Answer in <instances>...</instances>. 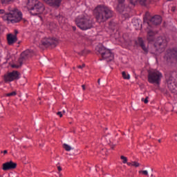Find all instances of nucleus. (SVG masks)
<instances>
[{"mask_svg": "<svg viewBox=\"0 0 177 177\" xmlns=\"http://www.w3.org/2000/svg\"><path fill=\"white\" fill-rule=\"evenodd\" d=\"M113 17V10L104 5H99L95 8V19L97 23H104Z\"/></svg>", "mask_w": 177, "mask_h": 177, "instance_id": "obj_1", "label": "nucleus"}, {"mask_svg": "<svg viewBox=\"0 0 177 177\" xmlns=\"http://www.w3.org/2000/svg\"><path fill=\"white\" fill-rule=\"evenodd\" d=\"M75 23L76 26L83 31L91 30L93 27V20L86 14L78 16L75 19Z\"/></svg>", "mask_w": 177, "mask_h": 177, "instance_id": "obj_2", "label": "nucleus"}, {"mask_svg": "<svg viewBox=\"0 0 177 177\" xmlns=\"http://www.w3.org/2000/svg\"><path fill=\"white\" fill-rule=\"evenodd\" d=\"M27 8L32 16L44 13V10H45L44 3L38 0H28Z\"/></svg>", "mask_w": 177, "mask_h": 177, "instance_id": "obj_3", "label": "nucleus"}, {"mask_svg": "<svg viewBox=\"0 0 177 177\" xmlns=\"http://www.w3.org/2000/svg\"><path fill=\"white\" fill-rule=\"evenodd\" d=\"M6 20L10 23H19L23 19V14L17 8L10 10V12L6 15Z\"/></svg>", "mask_w": 177, "mask_h": 177, "instance_id": "obj_4", "label": "nucleus"}, {"mask_svg": "<svg viewBox=\"0 0 177 177\" xmlns=\"http://www.w3.org/2000/svg\"><path fill=\"white\" fill-rule=\"evenodd\" d=\"M161 78H162V73H161L160 71H148V82H149V84H156V85H160Z\"/></svg>", "mask_w": 177, "mask_h": 177, "instance_id": "obj_5", "label": "nucleus"}, {"mask_svg": "<svg viewBox=\"0 0 177 177\" xmlns=\"http://www.w3.org/2000/svg\"><path fill=\"white\" fill-rule=\"evenodd\" d=\"M168 45V40L165 37H158L154 43V47L156 48V50L161 53V52H164L165 50V48H167Z\"/></svg>", "mask_w": 177, "mask_h": 177, "instance_id": "obj_6", "label": "nucleus"}, {"mask_svg": "<svg viewBox=\"0 0 177 177\" xmlns=\"http://www.w3.org/2000/svg\"><path fill=\"white\" fill-rule=\"evenodd\" d=\"M20 78V73L17 71H13L12 72L8 73L4 75V82H12L19 80Z\"/></svg>", "mask_w": 177, "mask_h": 177, "instance_id": "obj_7", "label": "nucleus"}, {"mask_svg": "<svg viewBox=\"0 0 177 177\" xmlns=\"http://www.w3.org/2000/svg\"><path fill=\"white\" fill-rule=\"evenodd\" d=\"M32 55H34V53L30 50H26L24 51L21 54V57L19 59V63L20 66L24 63L28 59H30V57H32Z\"/></svg>", "mask_w": 177, "mask_h": 177, "instance_id": "obj_8", "label": "nucleus"}, {"mask_svg": "<svg viewBox=\"0 0 177 177\" xmlns=\"http://www.w3.org/2000/svg\"><path fill=\"white\" fill-rule=\"evenodd\" d=\"M41 45L45 46V48L56 46V45H57V40L53 38H44L41 40Z\"/></svg>", "mask_w": 177, "mask_h": 177, "instance_id": "obj_9", "label": "nucleus"}, {"mask_svg": "<svg viewBox=\"0 0 177 177\" xmlns=\"http://www.w3.org/2000/svg\"><path fill=\"white\" fill-rule=\"evenodd\" d=\"M17 167V164L13 161L7 162L3 164V171H9L15 169Z\"/></svg>", "mask_w": 177, "mask_h": 177, "instance_id": "obj_10", "label": "nucleus"}, {"mask_svg": "<svg viewBox=\"0 0 177 177\" xmlns=\"http://www.w3.org/2000/svg\"><path fill=\"white\" fill-rule=\"evenodd\" d=\"M176 80L172 76H171L167 80L168 88L171 91V92H174V91L176 89Z\"/></svg>", "mask_w": 177, "mask_h": 177, "instance_id": "obj_11", "label": "nucleus"}, {"mask_svg": "<svg viewBox=\"0 0 177 177\" xmlns=\"http://www.w3.org/2000/svg\"><path fill=\"white\" fill-rule=\"evenodd\" d=\"M156 34H157V32L151 30L147 31V40L148 41V42H156Z\"/></svg>", "mask_w": 177, "mask_h": 177, "instance_id": "obj_12", "label": "nucleus"}, {"mask_svg": "<svg viewBox=\"0 0 177 177\" xmlns=\"http://www.w3.org/2000/svg\"><path fill=\"white\" fill-rule=\"evenodd\" d=\"M162 21V18L160 15H155L150 19V23L154 26H160Z\"/></svg>", "mask_w": 177, "mask_h": 177, "instance_id": "obj_13", "label": "nucleus"}, {"mask_svg": "<svg viewBox=\"0 0 177 177\" xmlns=\"http://www.w3.org/2000/svg\"><path fill=\"white\" fill-rule=\"evenodd\" d=\"M138 45L140 46V48L144 50L145 53L147 54L149 53V46H146V43L145 42V40L142 37H138Z\"/></svg>", "mask_w": 177, "mask_h": 177, "instance_id": "obj_14", "label": "nucleus"}, {"mask_svg": "<svg viewBox=\"0 0 177 177\" xmlns=\"http://www.w3.org/2000/svg\"><path fill=\"white\" fill-rule=\"evenodd\" d=\"M7 41H8V45H13V44L17 42V35L8 34L7 35Z\"/></svg>", "mask_w": 177, "mask_h": 177, "instance_id": "obj_15", "label": "nucleus"}, {"mask_svg": "<svg viewBox=\"0 0 177 177\" xmlns=\"http://www.w3.org/2000/svg\"><path fill=\"white\" fill-rule=\"evenodd\" d=\"M102 59H104L108 62H111V60L114 59V54L112 53L110 50H109L104 55H102Z\"/></svg>", "mask_w": 177, "mask_h": 177, "instance_id": "obj_16", "label": "nucleus"}, {"mask_svg": "<svg viewBox=\"0 0 177 177\" xmlns=\"http://www.w3.org/2000/svg\"><path fill=\"white\" fill-rule=\"evenodd\" d=\"M96 52H97L100 55H101L102 57L103 55L109 50V49H106L103 46L102 44H99L95 48Z\"/></svg>", "mask_w": 177, "mask_h": 177, "instance_id": "obj_17", "label": "nucleus"}, {"mask_svg": "<svg viewBox=\"0 0 177 177\" xmlns=\"http://www.w3.org/2000/svg\"><path fill=\"white\" fill-rule=\"evenodd\" d=\"M46 3L50 5L51 6H60V3L62 0H44Z\"/></svg>", "mask_w": 177, "mask_h": 177, "instance_id": "obj_18", "label": "nucleus"}, {"mask_svg": "<svg viewBox=\"0 0 177 177\" xmlns=\"http://www.w3.org/2000/svg\"><path fill=\"white\" fill-rule=\"evenodd\" d=\"M118 5L117 7V10L120 13H122L124 12V10L125 9V6H124V3L125 2V0H118Z\"/></svg>", "mask_w": 177, "mask_h": 177, "instance_id": "obj_19", "label": "nucleus"}, {"mask_svg": "<svg viewBox=\"0 0 177 177\" xmlns=\"http://www.w3.org/2000/svg\"><path fill=\"white\" fill-rule=\"evenodd\" d=\"M130 1H131V3H132L133 5H135V3L138 2V1L140 5H147V3H150L151 2V0H130Z\"/></svg>", "mask_w": 177, "mask_h": 177, "instance_id": "obj_20", "label": "nucleus"}, {"mask_svg": "<svg viewBox=\"0 0 177 177\" xmlns=\"http://www.w3.org/2000/svg\"><path fill=\"white\" fill-rule=\"evenodd\" d=\"M122 75L124 80H130L131 78V76L129 75V74L127 73V72L125 71L122 72Z\"/></svg>", "mask_w": 177, "mask_h": 177, "instance_id": "obj_21", "label": "nucleus"}, {"mask_svg": "<svg viewBox=\"0 0 177 177\" xmlns=\"http://www.w3.org/2000/svg\"><path fill=\"white\" fill-rule=\"evenodd\" d=\"M63 147L66 150V151H70L73 149V148H71V147L67 144H64Z\"/></svg>", "mask_w": 177, "mask_h": 177, "instance_id": "obj_22", "label": "nucleus"}, {"mask_svg": "<svg viewBox=\"0 0 177 177\" xmlns=\"http://www.w3.org/2000/svg\"><path fill=\"white\" fill-rule=\"evenodd\" d=\"M16 95H17L16 91H12L11 93H8L6 94V96H8V97H10L12 96H16Z\"/></svg>", "mask_w": 177, "mask_h": 177, "instance_id": "obj_23", "label": "nucleus"}, {"mask_svg": "<svg viewBox=\"0 0 177 177\" xmlns=\"http://www.w3.org/2000/svg\"><path fill=\"white\" fill-rule=\"evenodd\" d=\"M120 158H121V160H122L123 164H127V162H128V158H127V157H125L124 156H121Z\"/></svg>", "mask_w": 177, "mask_h": 177, "instance_id": "obj_24", "label": "nucleus"}, {"mask_svg": "<svg viewBox=\"0 0 177 177\" xmlns=\"http://www.w3.org/2000/svg\"><path fill=\"white\" fill-rule=\"evenodd\" d=\"M57 19L59 23H63V20H64V17H63V16L61 15L57 16Z\"/></svg>", "mask_w": 177, "mask_h": 177, "instance_id": "obj_25", "label": "nucleus"}, {"mask_svg": "<svg viewBox=\"0 0 177 177\" xmlns=\"http://www.w3.org/2000/svg\"><path fill=\"white\" fill-rule=\"evenodd\" d=\"M142 102H144L145 104H147L149 103V97H146V98H142Z\"/></svg>", "mask_w": 177, "mask_h": 177, "instance_id": "obj_26", "label": "nucleus"}, {"mask_svg": "<svg viewBox=\"0 0 177 177\" xmlns=\"http://www.w3.org/2000/svg\"><path fill=\"white\" fill-rule=\"evenodd\" d=\"M140 165L138 162H132V167H136V168H138Z\"/></svg>", "mask_w": 177, "mask_h": 177, "instance_id": "obj_27", "label": "nucleus"}, {"mask_svg": "<svg viewBox=\"0 0 177 177\" xmlns=\"http://www.w3.org/2000/svg\"><path fill=\"white\" fill-rule=\"evenodd\" d=\"M15 0H1V3H9V2H12Z\"/></svg>", "mask_w": 177, "mask_h": 177, "instance_id": "obj_28", "label": "nucleus"}, {"mask_svg": "<svg viewBox=\"0 0 177 177\" xmlns=\"http://www.w3.org/2000/svg\"><path fill=\"white\" fill-rule=\"evenodd\" d=\"M140 174H142L143 175H149V173L147 172V170H144V171H139Z\"/></svg>", "mask_w": 177, "mask_h": 177, "instance_id": "obj_29", "label": "nucleus"}, {"mask_svg": "<svg viewBox=\"0 0 177 177\" xmlns=\"http://www.w3.org/2000/svg\"><path fill=\"white\" fill-rule=\"evenodd\" d=\"M85 68V64H83L82 65H79V66H77V68H81V69H82V68Z\"/></svg>", "mask_w": 177, "mask_h": 177, "instance_id": "obj_30", "label": "nucleus"}, {"mask_svg": "<svg viewBox=\"0 0 177 177\" xmlns=\"http://www.w3.org/2000/svg\"><path fill=\"white\" fill-rule=\"evenodd\" d=\"M57 115H59L60 117V118H62V117H63V114L60 111L57 113Z\"/></svg>", "mask_w": 177, "mask_h": 177, "instance_id": "obj_31", "label": "nucleus"}, {"mask_svg": "<svg viewBox=\"0 0 177 177\" xmlns=\"http://www.w3.org/2000/svg\"><path fill=\"white\" fill-rule=\"evenodd\" d=\"M3 14H5V10L0 8V15H3Z\"/></svg>", "mask_w": 177, "mask_h": 177, "instance_id": "obj_32", "label": "nucleus"}, {"mask_svg": "<svg viewBox=\"0 0 177 177\" xmlns=\"http://www.w3.org/2000/svg\"><path fill=\"white\" fill-rule=\"evenodd\" d=\"M12 67L13 68H19V67H20L19 65H16V64H13L12 66Z\"/></svg>", "mask_w": 177, "mask_h": 177, "instance_id": "obj_33", "label": "nucleus"}, {"mask_svg": "<svg viewBox=\"0 0 177 177\" xmlns=\"http://www.w3.org/2000/svg\"><path fill=\"white\" fill-rule=\"evenodd\" d=\"M57 169H58L59 172L62 171V167L57 166Z\"/></svg>", "mask_w": 177, "mask_h": 177, "instance_id": "obj_34", "label": "nucleus"}, {"mask_svg": "<svg viewBox=\"0 0 177 177\" xmlns=\"http://www.w3.org/2000/svg\"><path fill=\"white\" fill-rule=\"evenodd\" d=\"M82 88L83 91H85L86 89L84 84L82 85Z\"/></svg>", "mask_w": 177, "mask_h": 177, "instance_id": "obj_35", "label": "nucleus"}, {"mask_svg": "<svg viewBox=\"0 0 177 177\" xmlns=\"http://www.w3.org/2000/svg\"><path fill=\"white\" fill-rule=\"evenodd\" d=\"M126 164H127V165H129V167H132V162H127Z\"/></svg>", "mask_w": 177, "mask_h": 177, "instance_id": "obj_36", "label": "nucleus"}, {"mask_svg": "<svg viewBox=\"0 0 177 177\" xmlns=\"http://www.w3.org/2000/svg\"><path fill=\"white\" fill-rule=\"evenodd\" d=\"M15 34L13 35H17V34H19V31H17V30H15Z\"/></svg>", "mask_w": 177, "mask_h": 177, "instance_id": "obj_37", "label": "nucleus"}, {"mask_svg": "<svg viewBox=\"0 0 177 177\" xmlns=\"http://www.w3.org/2000/svg\"><path fill=\"white\" fill-rule=\"evenodd\" d=\"M114 147H115V145H111V149H112V150H113Z\"/></svg>", "mask_w": 177, "mask_h": 177, "instance_id": "obj_38", "label": "nucleus"}, {"mask_svg": "<svg viewBox=\"0 0 177 177\" xmlns=\"http://www.w3.org/2000/svg\"><path fill=\"white\" fill-rule=\"evenodd\" d=\"M3 154H8V151H7V150H4V151H3Z\"/></svg>", "mask_w": 177, "mask_h": 177, "instance_id": "obj_39", "label": "nucleus"}, {"mask_svg": "<svg viewBox=\"0 0 177 177\" xmlns=\"http://www.w3.org/2000/svg\"><path fill=\"white\" fill-rule=\"evenodd\" d=\"M175 9H176L175 7H172L171 8V12H175Z\"/></svg>", "mask_w": 177, "mask_h": 177, "instance_id": "obj_40", "label": "nucleus"}, {"mask_svg": "<svg viewBox=\"0 0 177 177\" xmlns=\"http://www.w3.org/2000/svg\"><path fill=\"white\" fill-rule=\"evenodd\" d=\"M127 45H128L129 46L131 45V41H128Z\"/></svg>", "mask_w": 177, "mask_h": 177, "instance_id": "obj_41", "label": "nucleus"}, {"mask_svg": "<svg viewBox=\"0 0 177 177\" xmlns=\"http://www.w3.org/2000/svg\"><path fill=\"white\" fill-rule=\"evenodd\" d=\"M97 82H98V84H100V79H98Z\"/></svg>", "mask_w": 177, "mask_h": 177, "instance_id": "obj_42", "label": "nucleus"}, {"mask_svg": "<svg viewBox=\"0 0 177 177\" xmlns=\"http://www.w3.org/2000/svg\"><path fill=\"white\" fill-rule=\"evenodd\" d=\"M159 143H161V140H158Z\"/></svg>", "mask_w": 177, "mask_h": 177, "instance_id": "obj_43", "label": "nucleus"}, {"mask_svg": "<svg viewBox=\"0 0 177 177\" xmlns=\"http://www.w3.org/2000/svg\"><path fill=\"white\" fill-rule=\"evenodd\" d=\"M39 19H40V20H42V17H39Z\"/></svg>", "mask_w": 177, "mask_h": 177, "instance_id": "obj_44", "label": "nucleus"}, {"mask_svg": "<svg viewBox=\"0 0 177 177\" xmlns=\"http://www.w3.org/2000/svg\"><path fill=\"white\" fill-rule=\"evenodd\" d=\"M73 30H75V27H73Z\"/></svg>", "mask_w": 177, "mask_h": 177, "instance_id": "obj_45", "label": "nucleus"}, {"mask_svg": "<svg viewBox=\"0 0 177 177\" xmlns=\"http://www.w3.org/2000/svg\"><path fill=\"white\" fill-rule=\"evenodd\" d=\"M59 176H62V174L59 173Z\"/></svg>", "mask_w": 177, "mask_h": 177, "instance_id": "obj_46", "label": "nucleus"}, {"mask_svg": "<svg viewBox=\"0 0 177 177\" xmlns=\"http://www.w3.org/2000/svg\"><path fill=\"white\" fill-rule=\"evenodd\" d=\"M63 113H66V111H64Z\"/></svg>", "mask_w": 177, "mask_h": 177, "instance_id": "obj_47", "label": "nucleus"}, {"mask_svg": "<svg viewBox=\"0 0 177 177\" xmlns=\"http://www.w3.org/2000/svg\"><path fill=\"white\" fill-rule=\"evenodd\" d=\"M168 1H171V0H168Z\"/></svg>", "mask_w": 177, "mask_h": 177, "instance_id": "obj_48", "label": "nucleus"}]
</instances>
